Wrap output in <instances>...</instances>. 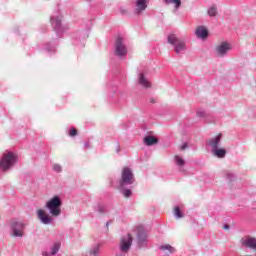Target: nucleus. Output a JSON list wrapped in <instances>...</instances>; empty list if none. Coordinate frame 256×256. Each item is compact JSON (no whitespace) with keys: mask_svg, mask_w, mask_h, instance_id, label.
I'll return each mask as SVG.
<instances>
[{"mask_svg":"<svg viewBox=\"0 0 256 256\" xmlns=\"http://www.w3.org/2000/svg\"><path fill=\"white\" fill-rule=\"evenodd\" d=\"M133 183H135V175L133 174V170H131L129 167L122 168L119 189H125L126 185H133Z\"/></svg>","mask_w":256,"mask_h":256,"instance_id":"1","label":"nucleus"},{"mask_svg":"<svg viewBox=\"0 0 256 256\" xmlns=\"http://www.w3.org/2000/svg\"><path fill=\"white\" fill-rule=\"evenodd\" d=\"M62 205L63 202L61 201V198H59V196H54L46 203L45 207L47 210H49L50 215H52V217H59V215H61Z\"/></svg>","mask_w":256,"mask_h":256,"instance_id":"2","label":"nucleus"},{"mask_svg":"<svg viewBox=\"0 0 256 256\" xmlns=\"http://www.w3.org/2000/svg\"><path fill=\"white\" fill-rule=\"evenodd\" d=\"M15 163H17V154L8 152L3 154L2 159L0 160V167H2L4 171H8V169H11Z\"/></svg>","mask_w":256,"mask_h":256,"instance_id":"3","label":"nucleus"},{"mask_svg":"<svg viewBox=\"0 0 256 256\" xmlns=\"http://www.w3.org/2000/svg\"><path fill=\"white\" fill-rule=\"evenodd\" d=\"M168 43L174 46V51L177 53V55H179L181 51H185V42L177 38L175 34H171L168 36Z\"/></svg>","mask_w":256,"mask_h":256,"instance_id":"4","label":"nucleus"},{"mask_svg":"<svg viewBox=\"0 0 256 256\" xmlns=\"http://www.w3.org/2000/svg\"><path fill=\"white\" fill-rule=\"evenodd\" d=\"M115 53L118 57H125L127 55V47L123 44V37L121 36L116 38Z\"/></svg>","mask_w":256,"mask_h":256,"instance_id":"5","label":"nucleus"},{"mask_svg":"<svg viewBox=\"0 0 256 256\" xmlns=\"http://www.w3.org/2000/svg\"><path fill=\"white\" fill-rule=\"evenodd\" d=\"M27 227V223L18 221L13 222L12 229H13V237H23V231Z\"/></svg>","mask_w":256,"mask_h":256,"instance_id":"6","label":"nucleus"},{"mask_svg":"<svg viewBox=\"0 0 256 256\" xmlns=\"http://www.w3.org/2000/svg\"><path fill=\"white\" fill-rule=\"evenodd\" d=\"M37 217L43 225H49L53 222V217H51L49 214L45 212L43 209H38L37 210Z\"/></svg>","mask_w":256,"mask_h":256,"instance_id":"7","label":"nucleus"},{"mask_svg":"<svg viewBox=\"0 0 256 256\" xmlns=\"http://www.w3.org/2000/svg\"><path fill=\"white\" fill-rule=\"evenodd\" d=\"M133 243V236L131 234H128L126 237L121 239L120 242V249L124 253H127L129 249H131V245Z\"/></svg>","mask_w":256,"mask_h":256,"instance_id":"8","label":"nucleus"},{"mask_svg":"<svg viewBox=\"0 0 256 256\" xmlns=\"http://www.w3.org/2000/svg\"><path fill=\"white\" fill-rule=\"evenodd\" d=\"M228 51H231V44L227 42H222L216 47V53L218 57H224V55H227Z\"/></svg>","mask_w":256,"mask_h":256,"instance_id":"9","label":"nucleus"},{"mask_svg":"<svg viewBox=\"0 0 256 256\" xmlns=\"http://www.w3.org/2000/svg\"><path fill=\"white\" fill-rule=\"evenodd\" d=\"M241 245L248 247L249 249H256V238L247 236L241 239Z\"/></svg>","mask_w":256,"mask_h":256,"instance_id":"10","label":"nucleus"},{"mask_svg":"<svg viewBox=\"0 0 256 256\" xmlns=\"http://www.w3.org/2000/svg\"><path fill=\"white\" fill-rule=\"evenodd\" d=\"M222 137H223V134L220 133L217 136L208 140V145H210V147H212V151L217 149V147H219V143H221Z\"/></svg>","mask_w":256,"mask_h":256,"instance_id":"11","label":"nucleus"},{"mask_svg":"<svg viewBox=\"0 0 256 256\" xmlns=\"http://www.w3.org/2000/svg\"><path fill=\"white\" fill-rule=\"evenodd\" d=\"M149 0H136V13L140 15L145 9H147V2Z\"/></svg>","mask_w":256,"mask_h":256,"instance_id":"12","label":"nucleus"},{"mask_svg":"<svg viewBox=\"0 0 256 256\" xmlns=\"http://www.w3.org/2000/svg\"><path fill=\"white\" fill-rule=\"evenodd\" d=\"M143 143H145V145L148 147H151L152 145H157V143H159V139H157L155 136L148 135L143 139Z\"/></svg>","mask_w":256,"mask_h":256,"instance_id":"13","label":"nucleus"},{"mask_svg":"<svg viewBox=\"0 0 256 256\" xmlns=\"http://www.w3.org/2000/svg\"><path fill=\"white\" fill-rule=\"evenodd\" d=\"M196 35L197 37H199L200 39H207V35H209V32L207 31V28L203 27V26H199L196 29Z\"/></svg>","mask_w":256,"mask_h":256,"instance_id":"14","label":"nucleus"},{"mask_svg":"<svg viewBox=\"0 0 256 256\" xmlns=\"http://www.w3.org/2000/svg\"><path fill=\"white\" fill-rule=\"evenodd\" d=\"M160 249L166 255H171V253H175V248H173V246H171L169 244L160 246Z\"/></svg>","mask_w":256,"mask_h":256,"instance_id":"15","label":"nucleus"},{"mask_svg":"<svg viewBox=\"0 0 256 256\" xmlns=\"http://www.w3.org/2000/svg\"><path fill=\"white\" fill-rule=\"evenodd\" d=\"M139 83L142 87H145V89H149V87H151V83L147 81V78H145L143 74H140L139 76Z\"/></svg>","mask_w":256,"mask_h":256,"instance_id":"16","label":"nucleus"},{"mask_svg":"<svg viewBox=\"0 0 256 256\" xmlns=\"http://www.w3.org/2000/svg\"><path fill=\"white\" fill-rule=\"evenodd\" d=\"M213 154L216 156V157H219L220 159H223V157H225V155H227V151L225 149H214L212 150Z\"/></svg>","mask_w":256,"mask_h":256,"instance_id":"17","label":"nucleus"},{"mask_svg":"<svg viewBox=\"0 0 256 256\" xmlns=\"http://www.w3.org/2000/svg\"><path fill=\"white\" fill-rule=\"evenodd\" d=\"M166 5H174L175 9L181 7V0H165Z\"/></svg>","mask_w":256,"mask_h":256,"instance_id":"18","label":"nucleus"},{"mask_svg":"<svg viewBox=\"0 0 256 256\" xmlns=\"http://www.w3.org/2000/svg\"><path fill=\"white\" fill-rule=\"evenodd\" d=\"M59 249H61V242L54 243L51 250V255H57V253H59Z\"/></svg>","mask_w":256,"mask_h":256,"instance_id":"19","label":"nucleus"},{"mask_svg":"<svg viewBox=\"0 0 256 256\" xmlns=\"http://www.w3.org/2000/svg\"><path fill=\"white\" fill-rule=\"evenodd\" d=\"M174 159L179 167H183V165H185V160H183L179 155H175Z\"/></svg>","mask_w":256,"mask_h":256,"instance_id":"20","label":"nucleus"},{"mask_svg":"<svg viewBox=\"0 0 256 256\" xmlns=\"http://www.w3.org/2000/svg\"><path fill=\"white\" fill-rule=\"evenodd\" d=\"M147 239V234L144 231L138 233V243H143Z\"/></svg>","mask_w":256,"mask_h":256,"instance_id":"21","label":"nucleus"},{"mask_svg":"<svg viewBox=\"0 0 256 256\" xmlns=\"http://www.w3.org/2000/svg\"><path fill=\"white\" fill-rule=\"evenodd\" d=\"M208 15L210 17H215V15H217V7H211L209 10H208Z\"/></svg>","mask_w":256,"mask_h":256,"instance_id":"22","label":"nucleus"},{"mask_svg":"<svg viewBox=\"0 0 256 256\" xmlns=\"http://www.w3.org/2000/svg\"><path fill=\"white\" fill-rule=\"evenodd\" d=\"M90 255L97 256L99 255V246H95L90 250Z\"/></svg>","mask_w":256,"mask_h":256,"instance_id":"23","label":"nucleus"},{"mask_svg":"<svg viewBox=\"0 0 256 256\" xmlns=\"http://www.w3.org/2000/svg\"><path fill=\"white\" fill-rule=\"evenodd\" d=\"M174 215H176V217H178V219H181V217H183V214L181 213V209H179V207H176L174 209Z\"/></svg>","mask_w":256,"mask_h":256,"instance_id":"24","label":"nucleus"},{"mask_svg":"<svg viewBox=\"0 0 256 256\" xmlns=\"http://www.w3.org/2000/svg\"><path fill=\"white\" fill-rule=\"evenodd\" d=\"M122 193H123L124 197H126V199H128V197L130 195H132V192L129 189L124 190Z\"/></svg>","mask_w":256,"mask_h":256,"instance_id":"25","label":"nucleus"},{"mask_svg":"<svg viewBox=\"0 0 256 256\" xmlns=\"http://www.w3.org/2000/svg\"><path fill=\"white\" fill-rule=\"evenodd\" d=\"M70 137H75L77 135V130L75 128H72L69 132Z\"/></svg>","mask_w":256,"mask_h":256,"instance_id":"26","label":"nucleus"},{"mask_svg":"<svg viewBox=\"0 0 256 256\" xmlns=\"http://www.w3.org/2000/svg\"><path fill=\"white\" fill-rule=\"evenodd\" d=\"M53 169H54V171H57V173H60V171H61V166H59V164H55V165L53 166Z\"/></svg>","mask_w":256,"mask_h":256,"instance_id":"27","label":"nucleus"},{"mask_svg":"<svg viewBox=\"0 0 256 256\" xmlns=\"http://www.w3.org/2000/svg\"><path fill=\"white\" fill-rule=\"evenodd\" d=\"M186 148H187V143H184V144L180 147V151H185Z\"/></svg>","mask_w":256,"mask_h":256,"instance_id":"28","label":"nucleus"},{"mask_svg":"<svg viewBox=\"0 0 256 256\" xmlns=\"http://www.w3.org/2000/svg\"><path fill=\"white\" fill-rule=\"evenodd\" d=\"M99 213H103V211H105V208H103L102 206L99 207L98 209Z\"/></svg>","mask_w":256,"mask_h":256,"instance_id":"29","label":"nucleus"},{"mask_svg":"<svg viewBox=\"0 0 256 256\" xmlns=\"http://www.w3.org/2000/svg\"><path fill=\"white\" fill-rule=\"evenodd\" d=\"M223 229H224L225 231H229V225H227V224L224 225V226H223Z\"/></svg>","mask_w":256,"mask_h":256,"instance_id":"30","label":"nucleus"},{"mask_svg":"<svg viewBox=\"0 0 256 256\" xmlns=\"http://www.w3.org/2000/svg\"><path fill=\"white\" fill-rule=\"evenodd\" d=\"M42 255L43 256H51V254H49V252H43Z\"/></svg>","mask_w":256,"mask_h":256,"instance_id":"31","label":"nucleus"},{"mask_svg":"<svg viewBox=\"0 0 256 256\" xmlns=\"http://www.w3.org/2000/svg\"><path fill=\"white\" fill-rule=\"evenodd\" d=\"M151 102H152V103H155V100H152Z\"/></svg>","mask_w":256,"mask_h":256,"instance_id":"32","label":"nucleus"}]
</instances>
